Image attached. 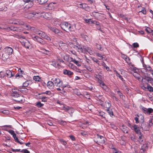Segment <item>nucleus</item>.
Instances as JSON below:
<instances>
[{"label": "nucleus", "instance_id": "nucleus-12", "mask_svg": "<svg viewBox=\"0 0 153 153\" xmlns=\"http://www.w3.org/2000/svg\"><path fill=\"white\" fill-rule=\"evenodd\" d=\"M142 62L143 64V67L144 68L143 69H145L146 70V74L147 75H150V74L148 73V69L149 68H151L150 66H147L145 65L144 63V62L143 60L142 61Z\"/></svg>", "mask_w": 153, "mask_h": 153}, {"label": "nucleus", "instance_id": "nucleus-64", "mask_svg": "<svg viewBox=\"0 0 153 153\" xmlns=\"http://www.w3.org/2000/svg\"><path fill=\"white\" fill-rule=\"evenodd\" d=\"M113 152L114 153H121V152L120 151L117 150L115 149H113Z\"/></svg>", "mask_w": 153, "mask_h": 153}, {"label": "nucleus", "instance_id": "nucleus-17", "mask_svg": "<svg viewBox=\"0 0 153 153\" xmlns=\"http://www.w3.org/2000/svg\"><path fill=\"white\" fill-rule=\"evenodd\" d=\"M143 79L146 80L148 82L152 84H153V78L151 77L145 76Z\"/></svg>", "mask_w": 153, "mask_h": 153}, {"label": "nucleus", "instance_id": "nucleus-51", "mask_svg": "<svg viewBox=\"0 0 153 153\" xmlns=\"http://www.w3.org/2000/svg\"><path fill=\"white\" fill-rule=\"evenodd\" d=\"M70 107L67 106L66 107L65 106H63V109L65 111H68V109Z\"/></svg>", "mask_w": 153, "mask_h": 153}, {"label": "nucleus", "instance_id": "nucleus-13", "mask_svg": "<svg viewBox=\"0 0 153 153\" xmlns=\"http://www.w3.org/2000/svg\"><path fill=\"white\" fill-rule=\"evenodd\" d=\"M48 28L51 31L53 32L56 34L59 35V33H60V31L56 27H49Z\"/></svg>", "mask_w": 153, "mask_h": 153}, {"label": "nucleus", "instance_id": "nucleus-16", "mask_svg": "<svg viewBox=\"0 0 153 153\" xmlns=\"http://www.w3.org/2000/svg\"><path fill=\"white\" fill-rule=\"evenodd\" d=\"M6 74L8 78H11L14 75V72L12 73L10 70H7L6 71Z\"/></svg>", "mask_w": 153, "mask_h": 153}, {"label": "nucleus", "instance_id": "nucleus-2", "mask_svg": "<svg viewBox=\"0 0 153 153\" xmlns=\"http://www.w3.org/2000/svg\"><path fill=\"white\" fill-rule=\"evenodd\" d=\"M97 139L94 140V141L99 145L104 144L105 141V138L103 137L98 134H97Z\"/></svg>", "mask_w": 153, "mask_h": 153}, {"label": "nucleus", "instance_id": "nucleus-5", "mask_svg": "<svg viewBox=\"0 0 153 153\" xmlns=\"http://www.w3.org/2000/svg\"><path fill=\"white\" fill-rule=\"evenodd\" d=\"M54 85L56 87L62 86L63 82L59 78H56L54 79L53 80Z\"/></svg>", "mask_w": 153, "mask_h": 153}, {"label": "nucleus", "instance_id": "nucleus-53", "mask_svg": "<svg viewBox=\"0 0 153 153\" xmlns=\"http://www.w3.org/2000/svg\"><path fill=\"white\" fill-rule=\"evenodd\" d=\"M148 71L152 75V76L153 77V70L152 69V68H149Z\"/></svg>", "mask_w": 153, "mask_h": 153}, {"label": "nucleus", "instance_id": "nucleus-47", "mask_svg": "<svg viewBox=\"0 0 153 153\" xmlns=\"http://www.w3.org/2000/svg\"><path fill=\"white\" fill-rule=\"evenodd\" d=\"M29 85L28 81H27L23 83V87L26 88Z\"/></svg>", "mask_w": 153, "mask_h": 153}, {"label": "nucleus", "instance_id": "nucleus-18", "mask_svg": "<svg viewBox=\"0 0 153 153\" xmlns=\"http://www.w3.org/2000/svg\"><path fill=\"white\" fill-rule=\"evenodd\" d=\"M83 50H84L85 53L86 52H88L90 55L92 54V51L90 48L88 47H85V48H83Z\"/></svg>", "mask_w": 153, "mask_h": 153}, {"label": "nucleus", "instance_id": "nucleus-63", "mask_svg": "<svg viewBox=\"0 0 153 153\" xmlns=\"http://www.w3.org/2000/svg\"><path fill=\"white\" fill-rule=\"evenodd\" d=\"M21 152H23L24 153H30V152L26 149L22 150Z\"/></svg>", "mask_w": 153, "mask_h": 153}, {"label": "nucleus", "instance_id": "nucleus-56", "mask_svg": "<svg viewBox=\"0 0 153 153\" xmlns=\"http://www.w3.org/2000/svg\"><path fill=\"white\" fill-rule=\"evenodd\" d=\"M133 46L134 48H137L139 47V45L137 43H134L133 44Z\"/></svg>", "mask_w": 153, "mask_h": 153}, {"label": "nucleus", "instance_id": "nucleus-10", "mask_svg": "<svg viewBox=\"0 0 153 153\" xmlns=\"http://www.w3.org/2000/svg\"><path fill=\"white\" fill-rule=\"evenodd\" d=\"M142 109L143 112L145 114H150L153 112V109L151 108L147 109L143 107L142 108Z\"/></svg>", "mask_w": 153, "mask_h": 153}, {"label": "nucleus", "instance_id": "nucleus-37", "mask_svg": "<svg viewBox=\"0 0 153 153\" xmlns=\"http://www.w3.org/2000/svg\"><path fill=\"white\" fill-rule=\"evenodd\" d=\"M81 36L82 38L84 39L85 40H87L88 39V36L87 35H85L83 33H81Z\"/></svg>", "mask_w": 153, "mask_h": 153}, {"label": "nucleus", "instance_id": "nucleus-52", "mask_svg": "<svg viewBox=\"0 0 153 153\" xmlns=\"http://www.w3.org/2000/svg\"><path fill=\"white\" fill-rule=\"evenodd\" d=\"M7 10V8L6 6H4L2 8H0V11H6Z\"/></svg>", "mask_w": 153, "mask_h": 153}, {"label": "nucleus", "instance_id": "nucleus-8", "mask_svg": "<svg viewBox=\"0 0 153 153\" xmlns=\"http://www.w3.org/2000/svg\"><path fill=\"white\" fill-rule=\"evenodd\" d=\"M8 132L13 136V137L16 142L19 143L20 144H22L24 143H22L19 141L18 138L16 137V134L14 131L13 130H9L7 131Z\"/></svg>", "mask_w": 153, "mask_h": 153}, {"label": "nucleus", "instance_id": "nucleus-14", "mask_svg": "<svg viewBox=\"0 0 153 153\" xmlns=\"http://www.w3.org/2000/svg\"><path fill=\"white\" fill-rule=\"evenodd\" d=\"M0 28L1 29H10L11 30H13V31H16L18 32L20 31V30L18 28L16 27H13L12 26H11L10 27H8L7 28H2L1 27H0Z\"/></svg>", "mask_w": 153, "mask_h": 153}, {"label": "nucleus", "instance_id": "nucleus-32", "mask_svg": "<svg viewBox=\"0 0 153 153\" xmlns=\"http://www.w3.org/2000/svg\"><path fill=\"white\" fill-rule=\"evenodd\" d=\"M42 52L43 53L45 54L48 55H49L51 54V53L49 51L46 50L44 49L42 50Z\"/></svg>", "mask_w": 153, "mask_h": 153}, {"label": "nucleus", "instance_id": "nucleus-26", "mask_svg": "<svg viewBox=\"0 0 153 153\" xmlns=\"http://www.w3.org/2000/svg\"><path fill=\"white\" fill-rule=\"evenodd\" d=\"M30 29L31 30L33 31L34 33H35L37 34H38L39 31H40V30H39L34 27H31Z\"/></svg>", "mask_w": 153, "mask_h": 153}, {"label": "nucleus", "instance_id": "nucleus-44", "mask_svg": "<svg viewBox=\"0 0 153 153\" xmlns=\"http://www.w3.org/2000/svg\"><path fill=\"white\" fill-rule=\"evenodd\" d=\"M107 111L108 112V113L110 115L111 117V116L113 115V112L112 110H110L109 109H107Z\"/></svg>", "mask_w": 153, "mask_h": 153}, {"label": "nucleus", "instance_id": "nucleus-55", "mask_svg": "<svg viewBox=\"0 0 153 153\" xmlns=\"http://www.w3.org/2000/svg\"><path fill=\"white\" fill-rule=\"evenodd\" d=\"M5 76L4 73L2 72L1 71L0 72V77L1 78H3Z\"/></svg>", "mask_w": 153, "mask_h": 153}, {"label": "nucleus", "instance_id": "nucleus-54", "mask_svg": "<svg viewBox=\"0 0 153 153\" xmlns=\"http://www.w3.org/2000/svg\"><path fill=\"white\" fill-rule=\"evenodd\" d=\"M51 91H46L45 92H43L42 93V94H46L50 95L51 94Z\"/></svg>", "mask_w": 153, "mask_h": 153}, {"label": "nucleus", "instance_id": "nucleus-62", "mask_svg": "<svg viewBox=\"0 0 153 153\" xmlns=\"http://www.w3.org/2000/svg\"><path fill=\"white\" fill-rule=\"evenodd\" d=\"M44 33V32H42V31L40 30L39 31V32L38 33V34H37L42 37V34H43Z\"/></svg>", "mask_w": 153, "mask_h": 153}, {"label": "nucleus", "instance_id": "nucleus-48", "mask_svg": "<svg viewBox=\"0 0 153 153\" xmlns=\"http://www.w3.org/2000/svg\"><path fill=\"white\" fill-rule=\"evenodd\" d=\"M59 140L60 143L64 145L65 146L67 144L66 142L63 139H60Z\"/></svg>", "mask_w": 153, "mask_h": 153}, {"label": "nucleus", "instance_id": "nucleus-31", "mask_svg": "<svg viewBox=\"0 0 153 153\" xmlns=\"http://www.w3.org/2000/svg\"><path fill=\"white\" fill-rule=\"evenodd\" d=\"M116 92L120 97V98L123 99L124 96L123 94L119 90H117L116 91Z\"/></svg>", "mask_w": 153, "mask_h": 153}, {"label": "nucleus", "instance_id": "nucleus-45", "mask_svg": "<svg viewBox=\"0 0 153 153\" xmlns=\"http://www.w3.org/2000/svg\"><path fill=\"white\" fill-rule=\"evenodd\" d=\"M153 124V119L152 118L150 119L149 121V125L150 126H152Z\"/></svg>", "mask_w": 153, "mask_h": 153}, {"label": "nucleus", "instance_id": "nucleus-7", "mask_svg": "<svg viewBox=\"0 0 153 153\" xmlns=\"http://www.w3.org/2000/svg\"><path fill=\"white\" fill-rule=\"evenodd\" d=\"M23 1L24 2L27 9L31 7L33 5V0H23Z\"/></svg>", "mask_w": 153, "mask_h": 153}, {"label": "nucleus", "instance_id": "nucleus-29", "mask_svg": "<svg viewBox=\"0 0 153 153\" xmlns=\"http://www.w3.org/2000/svg\"><path fill=\"white\" fill-rule=\"evenodd\" d=\"M96 56L98 57V59L99 60H102L103 58V56H104V55H102L101 54L98 53H96Z\"/></svg>", "mask_w": 153, "mask_h": 153}, {"label": "nucleus", "instance_id": "nucleus-23", "mask_svg": "<svg viewBox=\"0 0 153 153\" xmlns=\"http://www.w3.org/2000/svg\"><path fill=\"white\" fill-rule=\"evenodd\" d=\"M63 74L65 75H67L68 76H71L73 74V73L71 71L65 69L63 71Z\"/></svg>", "mask_w": 153, "mask_h": 153}, {"label": "nucleus", "instance_id": "nucleus-50", "mask_svg": "<svg viewBox=\"0 0 153 153\" xmlns=\"http://www.w3.org/2000/svg\"><path fill=\"white\" fill-rule=\"evenodd\" d=\"M58 122L60 124L63 125H65L66 123V122L61 120H58Z\"/></svg>", "mask_w": 153, "mask_h": 153}, {"label": "nucleus", "instance_id": "nucleus-59", "mask_svg": "<svg viewBox=\"0 0 153 153\" xmlns=\"http://www.w3.org/2000/svg\"><path fill=\"white\" fill-rule=\"evenodd\" d=\"M59 88H56L57 90L58 91H62V90H63V86H62V87H59Z\"/></svg>", "mask_w": 153, "mask_h": 153}, {"label": "nucleus", "instance_id": "nucleus-27", "mask_svg": "<svg viewBox=\"0 0 153 153\" xmlns=\"http://www.w3.org/2000/svg\"><path fill=\"white\" fill-rule=\"evenodd\" d=\"M124 58H125V61L129 65H130L131 64V63L130 61V59L128 56L125 55Z\"/></svg>", "mask_w": 153, "mask_h": 153}, {"label": "nucleus", "instance_id": "nucleus-1", "mask_svg": "<svg viewBox=\"0 0 153 153\" xmlns=\"http://www.w3.org/2000/svg\"><path fill=\"white\" fill-rule=\"evenodd\" d=\"M61 28L66 32L72 30L71 25L70 24L66 22H63L60 25Z\"/></svg>", "mask_w": 153, "mask_h": 153}, {"label": "nucleus", "instance_id": "nucleus-49", "mask_svg": "<svg viewBox=\"0 0 153 153\" xmlns=\"http://www.w3.org/2000/svg\"><path fill=\"white\" fill-rule=\"evenodd\" d=\"M41 99L42 101L44 102H46L48 100V98L46 97H43Z\"/></svg>", "mask_w": 153, "mask_h": 153}, {"label": "nucleus", "instance_id": "nucleus-35", "mask_svg": "<svg viewBox=\"0 0 153 153\" xmlns=\"http://www.w3.org/2000/svg\"><path fill=\"white\" fill-rule=\"evenodd\" d=\"M35 105L38 107L40 108L43 106L44 104H42L40 102H38L36 103Z\"/></svg>", "mask_w": 153, "mask_h": 153}, {"label": "nucleus", "instance_id": "nucleus-60", "mask_svg": "<svg viewBox=\"0 0 153 153\" xmlns=\"http://www.w3.org/2000/svg\"><path fill=\"white\" fill-rule=\"evenodd\" d=\"M18 21V24L21 25H24V22L22 21L21 20H19Z\"/></svg>", "mask_w": 153, "mask_h": 153}, {"label": "nucleus", "instance_id": "nucleus-38", "mask_svg": "<svg viewBox=\"0 0 153 153\" xmlns=\"http://www.w3.org/2000/svg\"><path fill=\"white\" fill-rule=\"evenodd\" d=\"M85 21L86 23L88 24H93V21L91 19H85Z\"/></svg>", "mask_w": 153, "mask_h": 153}, {"label": "nucleus", "instance_id": "nucleus-57", "mask_svg": "<svg viewBox=\"0 0 153 153\" xmlns=\"http://www.w3.org/2000/svg\"><path fill=\"white\" fill-rule=\"evenodd\" d=\"M104 115H105L104 113L102 111L100 112H99V116H101L102 117H104Z\"/></svg>", "mask_w": 153, "mask_h": 153}, {"label": "nucleus", "instance_id": "nucleus-34", "mask_svg": "<svg viewBox=\"0 0 153 153\" xmlns=\"http://www.w3.org/2000/svg\"><path fill=\"white\" fill-rule=\"evenodd\" d=\"M143 87L144 88H147L150 92H153V88L150 85H148L146 88L145 87Z\"/></svg>", "mask_w": 153, "mask_h": 153}, {"label": "nucleus", "instance_id": "nucleus-24", "mask_svg": "<svg viewBox=\"0 0 153 153\" xmlns=\"http://www.w3.org/2000/svg\"><path fill=\"white\" fill-rule=\"evenodd\" d=\"M100 86L104 90H106L107 88L106 86L101 80L99 81Z\"/></svg>", "mask_w": 153, "mask_h": 153}, {"label": "nucleus", "instance_id": "nucleus-36", "mask_svg": "<svg viewBox=\"0 0 153 153\" xmlns=\"http://www.w3.org/2000/svg\"><path fill=\"white\" fill-rule=\"evenodd\" d=\"M71 61L74 62V63L77 66H81V65L79 63V62L77 60H76L75 59H72Z\"/></svg>", "mask_w": 153, "mask_h": 153}, {"label": "nucleus", "instance_id": "nucleus-3", "mask_svg": "<svg viewBox=\"0 0 153 153\" xmlns=\"http://www.w3.org/2000/svg\"><path fill=\"white\" fill-rule=\"evenodd\" d=\"M19 41L22 45L27 48H29L31 45L30 42L25 39V37L24 38L21 39Z\"/></svg>", "mask_w": 153, "mask_h": 153}, {"label": "nucleus", "instance_id": "nucleus-30", "mask_svg": "<svg viewBox=\"0 0 153 153\" xmlns=\"http://www.w3.org/2000/svg\"><path fill=\"white\" fill-rule=\"evenodd\" d=\"M111 104L108 101H106L105 102V106L107 109H109L111 106Z\"/></svg>", "mask_w": 153, "mask_h": 153}, {"label": "nucleus", "instance_id": "nucleus-25", "mask_svg": "<svg viewBox=\"0 0 153 153\" xmlns=\"http://www.w3.org/2000/svg\"><path fill=\"white\" fill-rule=\"evenodd\" d=\"M121 129L124 133H128L129 129L126 126H123Z\"/></svg>", "mask_w": 153, "mask_h": 153}, {"label": "nucleus", "instance_id": "nucleus-58", "mask_svg": "<svg viewBox=\"0 0 153 153\" xmlns=\"http://www.w3.org/2000/svg\"><path fill=\"white\" fill-rule=\"evenodd\" d=\"M18 71L19 72L21 73L22 74H25L24 71L22 70L21 68L18 69Z\"/></svg>", "mask_w": 153, "mask_h": 153}, {"label": "nucleus", "instance_id": "nucleus-41", "mask_svg": "<svg viewBox=\"0 0 153 153\" xmlns=\"http://www.w3.org/2000/svg\"><path fill=\"white\" fill-rule=\"evenodd\" d=\"M85 68L88 70L91 73L94 72L93 70L90 67L88 66H86L85 67Z\"/></svg>", "mask_w": 153, "mask_h": 153}, {"label": "nucleus", "instance_id": "nucleus-46", "mask_svg": "<svg viewBox=\"0 0 153 153\" xmlns=\"http://www.w3.org/2000/svg\"><path fill=\"white\" fill-rule=\"evenodd\" d=\"M77 48H78L81 51L83 52V48H82V47L80 45H79V44L77 45L76 46Z\"/></svg>", "mask_w": 153, "mask_h": 153}, {"label": "nucleus", "instance_id": "nucleus-42", "mask_svg": "<svg viewBox=\"0 0 153 153\" xmlns=\"http://www.w3.org/2000/svg\"><path fill=\"white\" fill-rule=\"evenodd\" d=\"M74 110L73 108H72L69 107L68 111V112L70 114H71L74 112Z\"/></svg>", "mask_w": 153, "mask_h": 153}, {"label": "nucleus", "instance_id": "nucleus-20", "mask_svg": "<svg viewBox=\"0 0 153 153\" xmlns=\"http://www.w3.org/2000/svg\"><path fill=\"white\" fill-rule=\"evenodd\" d=\"M134 129V130L135 132L137 134H140L141 133L140 130L139 129V127H138L136 125H134L133 126Z\"/></svg>", "mask_w": 153, "mask_h": 153}, {"label": "nucleus", "instance_id": "nucleus-22", "mask_svg": "<svg viewBox=\"0 0 153 153\" xmlns=\"http://www.w3.org/2000/svg\"><path fill=\"white\" fill-rule=\"evenodd\" d=\"M12 95L13 97H15L14 95H16L17 94H19V89H14L12 90Z\"/></svg>", "mask_w": 153, "mask_h": 153}, {"label": "nucleus", "instance_id": "nucleus-39", "mask_svg": "<svg viewBox=\"0 0 153 153\" xmlns=\"http://www.w3.org/2000/svg\"><path fill=\"white\" fill-rule=\"evenodd\" d=\"M38 2L40 4H43L47 2L48 0H37Z\"/></svg>", "mask_w": 153, "mask_h": 153}, {"label": "nucleus", "instance_id": "nucleus-11", "mask_svg": "<svg viewBox=\"0 0 153 153\" xmlns=\"http://www.w3.org/2000/svg\"><path fill=\"white\" fill-rule=\"evenodd\" d=\"M4 50L6 54L9 55H11L13 52V50L10 47H7L5 48Z\"/></svg>", "mask_w": 153, "mask_h": 153}, {"label": "nucleus", "instance_id": "nucleus-61", "mask_svg": "<svg viewBox=\"0 0 153 153\" xmlns=\"http://www.w3.org/2000/svg\"><path fill=\"white\" fill-rule=\"evenodd\" d=\"M44 39H45L48 41H51V39L50 37L48 36L47 35L44 38Z\"/></svg>", "mask_w": 153, "mask_h": 153}, {"label": "nucleus", "instance_id": "nucleus-21", "mask_svg": "<svg viewBox=\"0 0 153 153\" xmlns=\"http://www.w3.org/2000/svg\"><path fill=\"white\" fill-rule=\"evenodd\" d=\"M44 17L47 19L49 20L52 18V16L51 13H46L45 14Z\"/></svg>", "mask_w": 153, "mask_h": 153}, {"label": "nucleus", "instance_id": "nucleus-9", "mask_svg": "<svg viewBox=\"0 0 153 153\" xmlns=\"http://www.w3.org/2000/svg\"><path fill=\"white\" fill-rule=\"evenodd\" d=\"M32 38L34 41L39 42L40 44L44 45L45 44V41L39 37L38 36H32Z\"/></svg>", "mask_w": 153, "mask_h": 153}, {"label": "nucleus", "instance_id": "nucleus-28", "mask_svg": "<svg viewBox=\"0 0 153 153\" xmlns=\"http://www.w3.org/2000/svg\"><path fill=\"white\" fill-rule=\"evenodd\" d=\"M13 36L14 37L18 38L20 39V40L24 38V37L22 36V35L18 34H14Z\"/></svg>", "mask_w": 153, "mask_h": 153}, {"label": "nucleus", "instance_id": "nucleus-4", "mask_svg": "<svg viewBox=\"0 0 153 153\" xmlns=\"http://www.w3.org/2000/svg\"><path fill=\"white\" fill-rule=\"evenodd\" d=\"M40 16V14L39 13H36V12L29 13L28 14V18L29 19H33V18L36 19L39 18Z\"/></svg>", "mask_w": 153, "mask_h": 153}, {"label": "nucleus", "instance_id": "nucleus-40", "mask_svg": "<svg viewBox=\"0 0 153 153\" xmlns=\"http://www.w3.org/2000/svg\"><path fill=\"white\" fill-rule=\"evenodd\" d=\"M33 79L36 81H40V78L39 77V76H35L33 77Z\"/></svg>", "mask_w": 153, "mask_h": 153}, {"label": "nucleus", "instance_id": "nucleus-15", "mask_svg": "<svg viewBox=\"0 0 153 153\" xmlns=\"http://www.w3.org/2000/svg\"><path fill=\"white\" fill-rule=\"evenodd\" d=\"M19 92L23 94H26L28 92V89L26 88L22 87L19 88Z\"/></svg>", "mask_w": 153, "mask_h": 153}, {"label": "nucleus", "instance_id": "nucleus-43", "mask_svg": "<svg viewBox=\"0 0 153 153\" xmlns=\"http://www.w3.org/2000/svg\"><path fill=\"white\" fill-rule=\"evenodd\" d=\"M96 46L97 48L98 49L100 50L101 51H102L103 50V49L101 47L100 45L98 44H96Z\"/></svg>", "mask_w": 153, "mask_h": 153}, {"label": "nucleus", "instance_id": "nucleus-19", "mask_svg": "<svg viewBox=\"0 0 153 153\" xmlns=\"http://www.w3.org/2000/svg\"><path fill=\"white\" fill-rule=\"evenodd\" d=\"M47 85L49 88L52 89L54 87V85L53 82L49 81L47 82Z\"/></svg>", "mask_w": 153, "mask_h": 153}, {"label": "nucleus", "instance_id": "nucleus-33", "mask_svg": "<svg viewBox=\"0 0 153 153\" xmlns=\"http://www.w3.org/2000/svg\"><path fill=\"white\" fill-rule=\"evenodd\" d=\"M114 72H115V73L116 74V76H117L119 77V78L122 81H123L124 80L123 78L122 77V76L120 75L117 72L115 71H114Z\"/></svg>", "mask_w": 153, "mask_h": 153}, {"label": "nucleus", "instance_id": "nucleus-6", "mask_svg": "<svg viewBox=\"0 0 153 153\" xmlns=\"http://www.w3.org/2000/svg\"><path fill=\"white\" fill-rule=\"evenodd\" d=\"M15 97H13V100L18 102H24V97L22 95L19 94H17L14 95Z\"/></svg>", "mask_w": 153, "mask_h": 153}]
</instances>
